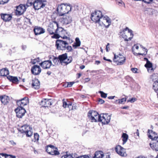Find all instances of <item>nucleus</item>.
Masks as SVG:
<instances>
[{
  "label": "nucleus",
  "mask_w": 158,
  "mask_h": 158,
  "mask_svg": "<svg viewBox=\"0 0 158 158\" xmlns=\"http://www.w3.org/2000/svg\"><path fill=\"white\" fill-rule=\"evenodd\" d=\"M72 6L69 3H62L60 4V16L68 14L71 10Z\"/></svg>",
  "instance_id": "obj_1"
},
{
  "label": "nucleus",
  "mask_w": 158,
  "mask_h": 158,
  "mask_svg": "<svg viewBox=\"0 0 158 158\" xmlns=\"http://www.w3.org/2000/svg\"><path fill=\"white\" fill-rule=\"evenodd\" d=\"M102 16V13L101 11L96 10L94 12L91 13V19L94 22L98 24Z\"/></svg>",
  "instance_id": "obj_2"
},
{
  "label": "nucleus",
  "mask_w": 158,
  "mask_h": 158,
  "mask_svg": "<svg viewBox=\"0 0 158 158\" xmlns=\"http://www.w3.org/2000/svg\"><path fill=\"white\" fill-rule=\"evenodd\" d=\"M126 57L121 54L118 55L114 54L113 61L117 65L123 64L126 61Z\"/></svg>",
  "instance_id": "obj_3"
},
{
  "label": "nucleus",
  "mask_w": 158,
  "mask_h": 158,
  "mask_svg": "<svg viewBox=\"0 0 158 158\" xmlns=\"http://www.w3.org/2000/svg\"><path fill=\"white\" fill-rule=\"evenodd\" d=\"M45 149L46 152L50 155L56 156L59 154V152L57 150V148L51 144L47 145Z\"/></svg>",
  "instance_id": "obj_4"
},
{
  "label": "nucleus",
  "mask_w": 158,
  "mask_h": 158,
  "mask_svg": "<svg viewBox=\"0 0 158 158\" xmlns=\"http://www.w3.org/2000/svg\"><path fill=\"white\" fill-rule=\"evenodd\" d=\"M110 119L111 116L108 114H99L98 122H101L103 124H107L110 122Z\"/></svg>",
  "instance_id": "obj_5"
},
{
  "label": "nucleus",
  "mask_w": 158,
  "mask_h": 158,
  "mask_svg": "<svg viewBox=\"0 0 158 158\" xmlns=\"http://www.w3.org/2000/svg\"><path fill=\"white\" fill-rule=\"evenodd\" d=\"M72 58L71 57H67L66 53L60 55V63L62 65H66L71 62Z\"/></svg>",
  "instance_id": "obj_6"
},
{
  "label": "nucleus",
  "mask_w": 158,
  "mask_h": 158,
  "mask_svg": "<svg viewBox=\"0 0 158 158\" xmlns=\"http://www.w3.org/2000/svg\"><path fill=\"white\" fill-rule=\"evenodd\" d=\"M88 116L91 122H98L99 114L96 111L94 110L89 111L88 113Z\"/></svg>",
  "instance_id": "obj_7"
},
{
  "label": "nucleus",
  "mask_w": 158,
  "mask_h": 158,
  "mask_svg": "<svg viewBox=\"0 0 158 158\" xmlns=\"http://www.w3.org/2000/svg\"><path fill=\"white\" fill-rule=\"evenodd\" d=\"M111 21V19L109 17L103 15L98 24L100 26L104 25L106 28H108L110 25Z\"/></svg>",
  "instance_id": "obj_8"
},
{
  "label": "nucleus",
  "mask_w": 158,
  "mask_h": 158,
  "mask_svg": "<svg viewBox=\"0 0 158 158\" xmlns=\"http://www.w3.org/2000/svg\"><path fill=\"white\" fill-rule=\"evenodd\" d=\"M148 137L152 140V142L149 144L152 149L156 151H158V136L153 137L151 135H148Z\"/></svg>",
  "instance_id": "obj_9"
},
{
  "label": "nucleus",
  "mask_w": 158,
  "mask_h": 158,
  "mask_svg": "<svg viewBox=\"0 0 158 158\" xmlns=\"http://www.w3.org/2000/svg\"><path fill=\"white\" fill-rule=\"evenodd\" d=\"M59 28L58 23L56 21H54L52 24H50L48 26L47 30L50 34L52 35L56 33Z\"/></svg>",
  "instance_id": "obj_10"
},
{
  "label": "nucleus",
  "mask_w": 158,
  "mask_h": 158,
  "mask_svg": "<svg viewBox=\"0 0 158 158\" xmlns=\"http://www.w3.org/2000/svg\"><path fill=\"white\" fill-rule=\"evenodd\" d=\"M16 114V116L19 118H21L24 115L26 110L25 109L21 106L18 107L15 110Z\"/></svg>",
  "instance_id": "obj_11"
},
{
  "label": "nucleus",
  "mask_w": 158,
  "mask_h": 158,
  "mask_svg": "<svg viewBox=\"0 0 158 158\" xmlns=\"http://www.w3.org/2000/svg\"><path fill=\"white\" fill-rule=\"evenodd\" d=\"M60 17V22L63 24H67L70 23L72 21L71 17L69 15H63Z\"/></svg>",
  "instance_id": "obj_12"
},
{
  "label": "nucleus",
  "mask_w": 158,
  "mask_h": 158,
  "mask_svg": "<svg viewBox=\"0 0 158 158\" xmlns=\"http://www.w3.org/2000/svg\"><path fill=\"white\" fill-rule=\"evenodd\" d=\"M115 150L117 153L121 156H125L127 155L126 152V149L120 145L116 146Z\"/></svg>",
  "instance_id": "obj_13"
},
{
  "label": "nucleus",
  "mask_w": 158,
  "mask_h": 158,
  "mask_svg": "<svg viewBox=\"0 0 158 158\" xmlns=\"http://www.w3.org/2000/svg\"><path fill=\"white\" fill-rule=\"evenodd\" d=\"M93 158H110L108 154H104L102 151H97L94 153Z\"/></svg>",
  "instance_id": "obj_14"
},
{
  "label": "nucleus",
  "mask_w": 158,
  "mask_h": 158,
  "mask_svg": "<svg viewBox=\"0 0 158 158\" xmlns=\"http://www.w3.org/2000/svg\"><path fill=\"white\" fill-rule=\"evenodd\" d=\"M52 104V100L51 99H44L40 102L41 107H48Z\"/></svg>",
  "instance_id": "obj_15"
},
{
  "label": "nucleus",
  "mask_w": 158,
  "mask_h": 158,
  "mask_svg": "<svg viewBox=\"0 0 158 158\" xmlns=\"http://www.w3.org/2000/svg\"><path fill=\"white\" fill-rule=\"evenodd\" d=\"M26 8L25 6L21 4L17 7L15 11L16 14L18 15H21L26 11Z\"/></svg>",
  "instance_id": "obj_16"
},
{
  "label": "nucleus",
  "mask_w": 158,
  "mask_h": 158,
  "mask_svg": "<svg viewBox=\"0 0 158 158\" xmlns=\"http://www.w3.org/2000/svg\"><path fill=\"white\" fill-rule=\"evenodd\" d=\"M29 102L28 98L27 97H25L21 99L17 100L16 103L18 106L23 107L26 105Z\"/></svg>",
  "instance_id": "obj_17"
},
{
  "label": "nucleus",
  "mask_w": 158,
  "mask_h": 158,
  "mask_svg": "<svg viewBox=\"0 0 158 158\" xmlns=\"http://www.w3.org/2000/svg\"><path fill=\"white\" fill-rule=\"evenodd\" d=\"M45 4L43 3L42 1L39 0L36 1L34 2V8L35 10H38L41 8H43L45 6Z\"/></svg>",
  "instance_id": "obj_18"
},
{
  "label": "nucleus",
  "mask_w": 158,
  "mask_h": 158,
  "mask_svg": "<svg viewBox=\"0 0 158 158\" xmlns=\"http://www.w3.org/2000/svg\"><path fill=\"white\" fill-rule=\"evenodd\" d=\"M40 65L44 69H49L52 65L51 60L44 61L40 63Z\"/></svg>",
  "instance_id": "obj_19"
},
{
  "label": "nucleus",
  "mask_w": 158,
  "mask_h": 158,
  "mask_svg": "<svg viewBox=\"0 0 158 158\" xmlns=\"http://www.w3.org/2000/svg\"><path fill=\"white\" fill-rule=\"evenodd\" d=\"M41 71V69L40 66L38 65H34L31 69L32 73L34 75H39Z\"/></svg>",
  "instance_id": "obj_20"
},
{
  "label": "nucleus",
  "mask_w": 158,
  "mask_h": 158,
  "mask_svg": "<svg viewBox=\"0 0 158 158\" xmlns=\"http://www.w3.org/2000/svg\"><path fill=\"white\" fill-rule=\"evenodd\" d=\"M34 31L35 35H38L44 33L45 30L40 27L35 26L34 29Z\"/></svg>",
  "instance_id": "obj_21"
},
{
  "label": "nucleus",
  "mask_w": 158,
  "mask_h": 158,
  "mask_svg": "<svg viewBox=\"0 0 158 158\" xmlns=\"http://www.w3.org/2000/svg\"><path fill=\"white\" fill-rule=\"evenodd\" d=\"M48 57L50 60H52L53 61L54 63V64L53 65L54 66L58 64L59 62V56H58L57 57L54 56H49Z\"/></svg>",
  "instance_id": "obj_22"
},
{
  "label": "nucleus",
  "mask_w": 158,
  "mask_h": 158,
  "mask_svg": "<svg viewBox=\"0 0 158 158\" xmlns=\"http://www.w3.org/2000/svg\"><path fill=\"white\" fill-rule=\"evenodd\" d=\"M0 15L1 18L5 22L9 21L12 18L11 15L6 14H1Z\"/></svg>",
  "instance_id": "obj_23"
},
{
  "label": "nucleus",
  "mask_w": 158,
  "mask_h": 158,
  "mask_svg": "<svg viewBox=\"0 0 158 158\" xmlns=\"http://www.w3.org/2000/svg\"><path fill=\"white\" fill-rule=\"evenodd\" d=\"M40 82L38 79H35L32 81L31 85L32 88L38 89L40 88Z\"/></svg>",
  "instance_id": "obj_24"
},
{
  "label": "nucleus",
  "mask_w": 158,
  "mask_h": 158,
  "mask_svg": "<svg viewBox=\"0 0 158 158\" xmlns=\"http://www.w3.org/2000/svg\"><path fill=\"white\" fill-rule=\"evenodd\" d=\"M67 34V32L65 30H64L62 27H60V37L63 39H68L69 37L66 36Z\"/></svg>",
  "instance_id": "obj_25"
},
{
  "label": "nucleus",
  "mask_w": 158,
  "mask_h": 158,
  "mask_svg": "<svg viewBox=\"0 0 158 158\" xmlns=\"http://www.w3.org/2000/svg\"><path fill=\"white\" fill-rule=\"evenodd\" d=\"M0 100L4 105L6 104L9 101V97L6 95L0 96Z\"/></svg>",
  "instance_id": "obj_26"
},
{
  "label": "nucleus",
  "mask_w": 158,
  "mask_h": 158,
  "mask_svg": "<svg viewBox=\"0 0 158 158\" xmlns=\"http://www.w3.org/2000/svg\"><path fill=\"white\" fill-rule=\"evenodd\" d=\"M7 78L10 81L14 83L18 84L19 80L16 77L8 76L7 77Z\"/></svg>",
  "instance_id": "obj_27"
},
{
  "label": "nucleus",
  "mask_w": 158,
  "mask_h": 158,
  "mask_svg": "<svg viewBox=\"0 0 158 158\" xmlns=\"http://www.w3.org/2000/svg\"><path fill=\"white\" fill-rule=\"evenodd\" d=\"M29 130H30V127L27 125H25L21 126L19 128V131L22 133H25Z\"/></svg>",
  "instance_id": "obj_28"
},
{
  "label": "nucleus",
  "mask_w": 158,
  "mask_h": 158,
  "mask_svg": "<svg viewBox=\"0 0 158 158\" xmlns=\"http://www.w3.org/2000/svg\"><path fill=\"white\" fill-rule=\"evenodd\" d=\"M68 45V43L66 41L60 40V50H65L66 46Z\"/></svg>",
  "instance_id": "obj_29"
},
{
  "label": "nucleus",
  "mask_w": 158,
  "mask_h": 158,
  "mask_svg": "<svg viewBox=\"0 0 158 158\" xmlns=\"http://www.w3.org/2000/svg\"><path fill=\"white\" fill-rule=\"evenodd\" d=\"M9 70L6 68H3L0 69V76H6L9 74Z\"/></svg>",
  "instance_id": "obj_30"
},
{
  "label": "nucleus",
  "mask_w": 158,
  "mask_h": 158,
  "mask_svg": "<svg viewBox=\"0 0 158 158\" xmlns=\"http://www.w3.org/2000/svg\"><path fill=\"white\" fill-rule=\"evenodd\" d=\"M145 66L148 68V72L151 73L153 71V69L152 68V64L149 61H148L145 65Z\"/></svg>",
  "instance_id": "obj_31"
},
{
  "label": "nucleus",
  "mask_w": 158,
  "mask_h": 158,
  "mask_svg": "<svg viewBox=\"0 0 158 158\" xmlns=\"http://www.w3.org/2000/svg\"><path fill=\"white\" fill-rule=\"evenodd\" d=\"M75 41L76 42L73 44V47L76 48L77 47H79L80 45L81 41L78 37L76 38Z\"/></svg>",
  "instance_id": "obj_32"
},
{
  "label": "nucleus",
  "mask_w": 158,
  "mask_h": 158,
  "mask_svg": "<svg viewBox=\"0 0 158 158\" xmlns=\"http://www.w3.org/2000/svg\"><path fill=\"white\" fill-rule=\"evenodd\" d=\"M122 137L123 138V144H124L126 143L127 141V140L128 138V136L127 134L125 133H123L122 134Z\"/></svg>",
  "instance_id": "obj_33"
},
{
  "label": "nucleus",
  "mask_w": 158,
  "mask_h": 158,
  "mask_svg": "<svg viewBox=\"0 0 158 158\" xmlns=\"http://www.w3.org/2000/svg\"><path fill=\"white\" fill-rule=\"evenodd\" d=\"M124 34H123L122 35V37L124 39V40L125 41H128L129 40H131L132 38H133V36H131V37L127 38V35H125V33H124Z\"/></svg>",
  "instance_id": "obj_34"
},
{
  "label": "nucleus",
  "mask_w": 158,
  "mask_h": 158,
  "mask_svg": "<svg viewBox=\"0 0 158 158\" xmlns=\"http://www.w3.org/2000/svg\"><path fill=\"white\" fill-rule=\"evenodd\" d=\"M158 74L157 73H153L151 76V78L154 82L158 79Z\"/></svg>",
  "instance_id": "obj_35"
},
{
  "label": "nucleus",
  "mask_w": 158,
  "mask_h": 158,
  "mask_svg": "<svg viewBox=\"0 0 158 158\" xmlns=\"http://www.w3.org/2000/svg\"><path fill=\"white\" fill-rule=\"evenodd\" d=\"M34 139L32 140V141L35 142L36 141H38L39 139V135L37 133H35L34 135Z\"/></svg>",
  "instance_id": "obj_36"
},
{
  "label": "nucleus",
  "mask_w": 158,
  "mask_h": 158,
  "mask_svg": "<svg viewBox=\"0 0 158 158\" xmlns=\"http://www.w3.org/2000/svg\"><path fill=\"white\" fill-rule=\"evenodd\" d=\"M36 0H28L27 5L28 6H31L34 5V2H35Z\"/></svg>",
  "instance_id": "obj_37"
},
{
  "label": "nucleus",
  "mask_w": 158,
  "mask_h": 158,
  "mask_svg": "<svg viewBox=\"0 0 158 158\" xmlns=\"http://www.w3.org/2000/svg\"><path fill=\"white\" fill-rule=\"evenodd\" d=\"M62 102L63 106L64 108L66 107L69 104V102L67 101L65 99H63L62 100Z\"/></svg>",
  "instance_id": "obj_38"
},
{
  "label": "nucleus",
  "mask_w": 158,
  "mask_h": 158,
  "mask_svg": "<svg viewBox=\"0 0 158 158\" xmlns=\"http://www.w3.org/2000/svg\"><path fill=\"white\" fill-rule=\"evenodd\" d=\"M118 4L120 6H125V5L124 3L121 0H117Z\"/></svg>",
  "instance_id": "obj_39"
},
{
  "label": "nucleus",
  "mask_w": 158,
  "mask_h": 158,
  "mask_svg": "<svg viewBox=\"0 0 158 158\" xmlns=\"http://www.w3.org/2000/svg\"><path fill=\"white\" fill-rule=\"evenodd\" d=\"M128 31V32L129 33H130V36H133V35L132 33V31L130 29L127 27H126L123 31V32L124 33L125 31Z\"/></svg>",
  "instance_id": "obj_40"
},
{
  "label": "nucleus",
  "mask_w": 158,
  "mask_h": 158,
  "mask_svg": "<svg viewBox=\"0 0 158 158\" xmlns=\"http://www.w3.org/2000/svg\"><path fill=\"white\" fill-rule=\"evenodd\" d=\"M141 1L148 4L155 3L154 0H141Z\"/></svg>",
  "instance_id": "obj_41"
},
{
  "label": "nucleus",
  "mask_w": 158,
  "mask_h": 158,
  "mask_svg": "<svg viewBox=\"0 0 158 158\" xmlns=\"http://www.w3.org/2000/svg\"><path fill=\"white\" fill-rule=\"evenodd\" d=\"M61 158H74V157L73 156V155L66 154L62 156Z\"/></svg>",
  "instance_id": "obj_42"
},
{
  "label": "nucleus",
  "mask_w": 158,
  "mask_h": 158,
  "mask_svg": "<svg viewBox=\"0 0 158 158\" xmlns=\"http://www.w3.org/2000/svg\"><path fill=\"white\" fill-rule=\"evenodd\" d=\"M27 137H31L33 134V132L31 131L30 130H28L25 133Z\"/></svg>",
  "instance_id": "obj_43"
},
{
  "label": "nucleus",
  "mask_w": 158,
  "mask_h": 158,
  "mask_svg": "<svg viewBox=\"0 0 158 158\" xmlns=\"http://www.w3.org/2000/svg\"><path fill=\"white\" fill-rule=\"evenodd\" d=\"M99 93L101 94V96L102 97L105 98L107 97V94L104 93L103 91H99Z\"/></svg>",
  "instance_id": "obj_44"
},
{
  "label": "nucleus",
  "mask_w": 158,
  "mask_h": 158,
  "mask_svg": "<svg viewBox=\"0 0 158 158\" xmlns=\"http://www.w3.org/2000/svg\"><path fill=\"white\" fill-rule=\"evenodd\" d=\"M127 99V98L126 97L125 98H123L121 99H118V103L120 104L122 103L123 102H125Z\"/></svg>",
  "instance_id": "obj_45"
},
{
  "label": "nucleus",
  "mask_w": 158,
  "mask_h": 158,
  "mask_svg": "<svg viewBox=\"0 0 158 158\" xmlns=\"http://www.w3.org/2000/svg\"><path fill=\"white\" fill-rule=\"evenodd\" d=\"M76 158H90L88 155H85L79 156H78L76 157Z\"/></svg>",
  "instance_id": "obj_46"
},
{
  "label": "nucleus",
  "mask_w": 158,
  "mask_h": 158,
  "mask_svg": "<svg viewBox=\"0 0 158 158\" xmlns=\"http://www.w3.org/2000/svg\"><path fill=\"white\" fill-rule=\"evenodd\" d=\"M9 0H0V5H3L7 3Z\"/></svg>",
  "instance_id": "obj_47"
},
{
  "label": "nucleus",
  "mask_w": 158,
  "mask_h": 158,
  "mask_svg": "<svg viewBox=\"0 0 158 158\" xmlns=\"http://www.w3.org/2000/svg\"><path fill=\"white\" fill-rule=\"evenodd\" d=\"M56 46L57 49H59V39H57L56 42Z\"/></svg>",
  "instance_id": "obj_48"
},
{
  "label": "nucleus",
  "mask_w": 158,
  "mask_h": 158,
  "mask_svg": "<svg viewBox=\"0 0 158 158\" xmlns=\"http://www.w3.org/2000/svg\"><path fill=\"white\" fill-rule=\"evenodd\" d=\"M54 35L52 36V38H56L58 39L59 38V35L58 34H53Z\"/></svg>",
  "instance_id": "obj_49"
},
{
  "label": "nucleus",
  "mask_w": 158,
  "mask_h": 158,
  "mask_svg": "<svg viewBox=\"0 0 158 158\" xmlns=\"http://www.w3.org/2000/svg\"><path fill=\"white\" fill-rule=\"evenodd\" d=\"M136 100V99L135 98H132L129 100L127 101V102H130L131 103L134 102Z\"/></svg>",
  "instance_id": "obj_50"
},
{
  "label": "nucleus",
  "mask_w": 158,
  "mask_h": 158,
  "mask_svg": "<svg viewBox=\"0 0 158 158\" xmlns=\"http://www.w3.org/2000/svg\"><path fill=\"white\" fill-rule=\"evenodd\" d=\"M67 83V86L69 87H72L73 85L74 84V82H71Z\"/></svg>",
  "instance_id": "obj_51"
},
{
  "label": "nucleus",
  "mask_w": 158,
  "mask_h": 158,
  "mask_svg": "<svg viewBox=\"0 0 158 158\" xmlns=\"http://www.w3.org/2000/svg\"><path fill=\"white\" fill-rule=\"evenodd\" d=\"M72 104L71 102H69V104L67 107H68L69 109H71V110H73V106H72Z\"/></svg>",
  "instance_id": "obj_52"
},
{
  "label": "nucleus",
  "mask_w": 158,
  "mask_h": 158,
  "mask_svg": "<svg viewBox=\"0 0 158 158\" xmlns=\"http://www.w3.org/2000/svg\"><path fill=\"white\" fill-rule=\"evenodd\" d=\"M131 70L133 73H136L138 69L136 68H132L131 69Z\"/></svg>",
  "instance_id": "obj_53"
},
{
  "label": "nucleus",
  "mask_w": 158,
  "mask_h": 158,
  "mask_svg": "<svg viewBox=\"0 0 158 158\" xmlns=\"http://www.w3.org/2000/svg\"><path fill=\"white\" fill-rule=\"evenodd\" d=\"M66 49H67V50L69 52H70L72 50V48L71 46H69L68 45L66 46Z\"/></svg>",
  "instance_id": "obj_54"
},
{
  "label": "nucleus",
  "mask_w": 158,
  "mask_h": 158,
  "mask_svg": "<svg viewBox=\"0 0 158 158\" xmlns=\"http://www.w3.org/2000/svg\"><path fill=\"white\" fill-rule=\"evenodd\" d=\"M1 156L2 157H4L5 158H7V154L4 153H0V157Z\"/></svg>",
  "instance_id": "obj_55"
},
{
  "label": "nucleus",
  "mask_w": 158,
  "mask_h": 158,
  "mask_svg": "<svg viewBox=\"0 0 158 158\" xmlns=\"http://www.w3.org/2000/svg\"><path fill=\"white\" fill-rule=\"evenodd\" d=\"M16 158L15 156L12 155H11L7 154V158Z\"/></svg>",
  "instance_id": "obj_56"
},
{
  "label": "nucleus",
  "mask_w": 158,
  "mask_h": 158,
  "mask_svg": "<svg viewBox=\"0 0 158 158\" xmlns=\"http://www.w3.org/2000/svg\"><path fill=\"white\" fill-rule=\"evenodd\" d=\"M148 132L149 134H153L154 135L156 134V132L152 130H148Z\"/></svg>",
  "instance_id": "obj_57"
},
{
  "label": "nucleus",
  "mask_w": 158,
  "mask_h": 158,
  "mask_svg": "<svg viewBox=\"0 0 158 158\" xmlns=\"http://www.w3.org/2000/svg\"><path fill=\"white\" fill-rule=\"evenodd\" d=\"M98 101L101 104H102L105 102L101 98H99Z\"/></svg>",
  "instance_id": "obj_58"
},
{
  "label": "nucleus",
  "mask_w": 158,
  "mask_h": 158,
  "mask_svg": "<svg viewBox=\"0 0 158 158\" xmlns=\"http://www.w3.org/2000/svg\"><path fill=\"white\" fill-rule=\"evenodd\" d=\"M140 47L142 48L143 49V50L144 51H145V52H147V53L148 50L145 47H143V46L142 45H140Z\"/></svg>",
  "instance_id": "obj_59"
},
{
  "label": "nucleus",
  "mask_w": 158,
  "mask_h": 158,
  "mask_svg": "<svg viewBox=\"0 0 158 158\" xmlns=\"http://www.w3.org/2000/svg\"><path fill=\"white\" fill-rule=\"evenodd\" d=\"M27 47L26 45H22L21 46L22 49L23 50H25L26 49Z\"/></svg>",
  "instance_id": "obj_60"
},
{
  "label": "nucleus",
  "mask_w": 158,
  "mask_h": 158,
  "mask_svg": "<svg viewBox=\"0 0 158 158\" xmlns=\"http://www.w3.org/2000/svg\"><path fill=\"white\" fill-rule=\"evenodd\" d=\"M10 143L13 145H16V143H15L13 140H10L9 141Z\"/></svg>",
  "instance_id": "obj_61"
},
{
  "label": "nucleus",
  "mask_w": 158,
  "mask_h": 158,
  "mask_svg": "<svg viewBox=\"0 0 158 158\" xmlns=\"http://www.w3.org/2000/svg\"><path fill=\"white\" fill-rule=\"evenodd\" d=\"M103 59L104 60L109 61L110 62H111L112 61L111 60L109 59H107L106 58V57H103Z\"/></svg>",
  "instance_id": "obj_62"
},
{
  "label": "nucleus",
  "mask_w": 158,
  "mask_h": 158,
  "mask_svg": "<svg viewBox=\"0 0 158 158\" xmlns=\"http://www.w3.org/2000/svg\"><path fill=\"white\" fill-rule=\"evenodd\" d=\"M129 106H123L121 107L122 109H127L129 108Z\"/></svg>",
  "instance_id": "obj_63"
},
{
  "label": "nucleus",
  "mask_w": 158,
  "mask_h": 158,
  "mask_svg": "<svg viewBox=\"0 0 158 158\" xmlns=\"http://www.w3.org/2000/svg\"><path fill=\"white\" fill-rule=\"evenodd\" d=\"M115 97V96H110L108 97V98L109 99H113Z\"/></svg>",
  "instance_id": "obj_64"
}]
</instances>
